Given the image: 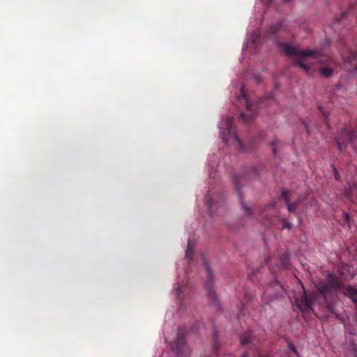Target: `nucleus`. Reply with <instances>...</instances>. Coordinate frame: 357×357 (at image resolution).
<instances>
[{
	"instance_id": "1",
	"label": "nucleus",
	"mask_w": 357,
	"mask_h": 357,
	"mask_svg": "<svg viewBox=\"0 0 357 357\" xmlns=\"http://www.w3.org/2000/svg\"><path fill=\"white\" fill-rule=\"evenodd\" d=\"M277 44L287 55L296 56L294 61V65L301 67L305 72H309L312 69V66L307 63V57H312L320 63L325 62V60L321 59L320 54L317 50L299 51L294 46L285 43L278 42Z\"/></svg>"
},
{
	"instance_id": "2",
	"label": "nucleus",
	"mask_w": 357,
	"mask_h": 357,
	"mask_svg": "<svg viewBox=\"0 0 357 357\" xmlns=\"http://www.w3.org/2000/svg\"><path fill=\"white\" fill-rule=\"evenodd\" d=\"M281 196L284 200L289 213H293L300 208L304 210L314 206L316 202L312 192L310 190H306L305 194H301L297 200L292 203H291V192L289 190H282Z\"/></svg>"
},
{
	"instance_id": "3",
	"label": "nucleus",
	"mask_w": 357,
	"mask_h": 357,
	"mask_svg": "<svg viewBox=\"0 0 357 357\" xmlns=\"http://www.w3.org/2000/svg\"><path fill=\"white\" fill-rule=\"evenodd\" d=\"M234 126V118L233 117H227L225 120V129L226 130L227 134L225 135V132H222V139L225 142L226 144H228L230 140L233 141L234 143L236 144V146L238 149L242 150L243 144L237 134L235 132V130L233 128Z\"/></svg>"
},
{
	"instance_id": "4",
	"label": "nucleus",
	"mask_w": 357,
	"mask_h": 357,
	"mask_svg": "<svg viewBox=\"0 0 357 357\" xmlns=\"http://www.w3.org/2000/svg\"><path fill=\"white\" fill-rule=\"evenodd\" d=\"M237 101L239 102H243L245 105L246 109L242 112L240 115L241 119L244 122L250 121L255 116L256 112L255 109L253 108V105L250 102L246 93H245L244 87H241V96L237 98Z\"/></svg>"
},
{
	"instance_id": "5",
	"label": "nucleus",
	"mask_w": 357,
	"mask_h": 357,
	"mask_svg": "<svg viewBox=\"0 0 357 357\" xmlns=\"http://www.w3.org/2000/svg\"><path fill=\"white\" fill-rule=\"evenodd\" d=\"M171 347L176 351L177 357H183V354H190V350L185 345V333L182 329L178 330L176 338Z\"/></svg>"
},
{
	"instance_id": "6",
	"label": "nucleus",
	"mask_w": 357,
	"mask_h": 357,
	"mask_svg": "<svg viewBox=\"0 0 357 357\" xmlns=\"http://www.w3.org/2000/svg\"><path fill=\"white\" fill-rule=\"evenodd\" d=\"M204 266L206 272L207 279L208 281L205 283V287L207 290V295L209 297L210 299L213 301L214 302L216 301V295L214 291V289L212 287V282L213 280V274L208 264V263L205 261H204Z\"/></svg>"
},
{
	"instance_id": "7",
	"label": "nucleus",
	"mask_w": 357,
	"mask_h": 357,
	"mask_svg": "<svg viewBox=\"0 0 357 357\" xmlns=\"http://www.w3.org/2000/svg\"><path fill=\"white\" fill-rule=\"evenodd\" d=\"M344 195L351 201L357 197V178L353 180L352 183H349L344 188Z\"/></svg>"
},
{
	"instance_id": "8",
	"label": "nucleus",
	"mask_w": 357,
	"mask_h": 357,
	"mask_svg": "<svg viewBox=\"0 0 357 357\" xmlns=\"http://www.w3.org/2000/svg\"><path fill=\"white\" fill-rule=\"evenodd\" d=\"M345 63L353 66V62L357 59V50H350L347 55L342 56Z\"/></svg>"
},
{
	"instance_id": "9",
	"label": "nucleus",
	"mask_w": 357,
	"mask_h": 357,
	"mask_svg": "<svg viewBox=\"0 0 357 357\" xmlns=\"http://www.w3.org/2000/svg\"><path fill=\"white\" fill-rule=\"evenodd\" d=\"M245 179V177L238 174H234L233 176V183L235 185L236 190L238 194L240 199H242L240 183Z\"/></svg>"
},
{
	"instance_id": "10",
	"label": "nucleus",
	"mask_w": 357,
	"mask_h": 357,
	"mask_svg": "<svg viewBox=\"0 0 357 357\" xmlns=\"http://www.w3.org/2000/svg\"><path fill=\"white\" fill-rule=\"evenodd\" d=\"M252 335L248 332H245L241 334L240 337L241 343L242 345H247L251 341Z\"/></svg>"
},
{
	"instance_id": "11",
	"label": "nucleus",
	"mask_w": 357,
	"mask_h": 357,
	"mask_svg": "<svg viewBox=\"0 0 357 357\" xmlns=\"http://www.w3.org/2000/svg\"><path fill=\"white\" fill-rule=\"evenodd\" d=\"M283 27V22L281 21L277 22L275 24L271 25L269 28V32L271 33H275Z\"/></svg>"
},
{
	"instance_id": "12",
	"label": "nucleus",
	"mask_w": 357,
	"mask_h": 357,
	"mask_svg": "<svg viewBox=\"0 0 357 357\" xmlns=\"http://www.w3.org/2000/svg\"><path fill=\"white\" fill-rule=\"evenodd\" d=\"M333 70L328 66H325L319 69V73L325 77H330L333 74Z\"/></svg>"
},
{
	"instance_id": "13",
	"label": "nucleus",
	"mask_w": 357,
	"mask_h": 357,
	"mask_svg": "<svg viewBox=\"0 0 357 357\" xmlns=\"http://www.w3.org/2000/svg\"><path fill=\"white\" fill-rule=\"evenodd\" d=\"M194 255L193 248L191 245L190 241H188V247L185 252V257L189 259H192Z\"/></svg>"
},
{
	"instance_id": "14",
	"label": "nucleus",
	"mask_w": 357,
	"mask_h": 357,
	"mask_svg": "<svg viewBox=\"0 0 357 357\" xmlns=\"http://www.w3.org/2000/svg\"><path fill=\"white\" fill-rule=\"evenodd\" d=\"M204 203L208 208L209 211L211 213L212 210H213V200L209 194L206 196L205 199H204Z\"/></svg>"
},
{
	"instance_id": "15",
	"label": "nucleus",
	"mask_w": 357,
	"mask_h": 357,
	"mask_svg": "<svg viewBox=\"0 0 357 357\" xmlns=\"http://www.w3.org/2000/svg\"><path fill=\"white\" fill-rule=\"evenodd\" d=\"M288 261H289V256L287 254L283 255L280 258L281 265L284 268H287Z\"/></svg>"
},
{
	"instance_id": "16",
	"label": "nucleus",
	"mask_w": 357,
	"mask_h": 357,
	"mask_svg": "<svg viewBox=\"0 0 357 357\" xmlns=\"http://www.w3.org/2000/svg\"><path fill=\"white\" fill-rule=\"evenodd\" d=\"M212 337H213V347H214L215 351H217L218 349V336L216 331H214Z\"/></svg>"
},
{
	"instance_id": "17",
	"label": "nucleus",
	"mask_w": 357,
	"mask_h": 357,
	"mask_svg": "<svg viewBox=\"0 0 357 357\" xmlns=\"http://www.w3.org/2000/svg\"><path fill=\"white\" fill-rule=\"evenodd\" d=\"M319 110L322 114V115L324 116L326 123V124H328V115L327 112L324 109V108L322 106H319Z\"/></svg>"
},
{
	"instance_id": "18",
	"label": "nucleus",
	"mask_w": 357,
	"mask_h": 357,
	"mask_svg": "<svg viewBox=\"0 0 357 357\" xmlns=\"http://www.w3.org/2000/svg\"><path fill=\"white\" fill-rule=\"evenodd\" d=\"M282 229H290L291 228V224L290 222H289L288 221H287L285 219L282 220Z\"/></svg>"
},
{
	"instance_id": "19",
	"label": "nucleus",
	"mask_w": 357,
	"mask_h": 357,
	"mask_svg": "<svg viewBox=\"0 0 357 357\" xmlns=\"http://www.w3.org/2000/svg\"><path fill=\"white\" fill-rule=\"evenodd\" d=\"M332 169H333V174H334L335 180L336 181H340V174H339L336 167L334 165H332Z\"/></svg>"
},
{
	"instance_id": "20",
	"label": "nucleus",
	"mask_w": 357,
	"mask_h": 357,
	"mask_svg": "<svg viewBox=\"0 0 357 357\" xmlns=\"http://www.w3.org/2000/svg\"><path fill=\"white\" fill-rule=\"evenodd\" d=\"M185 287L183 285L178 284V287L176 290V294L178 296V298H180L181 294L183 292Z\"/></svg>"
},
{
	"instance_id": "21",
	"label": "nucleus",
	"mask_w": 357,
	"mask_h": 357,
	"mask_svg": "<svg viewBox=\"0 0 357 357\" xmlns=\"http://www.w3.org/2000/svg\"><path fill=\"white\" fill-rule=\"evenodd\" d=\"M242 208L248 215H251V210L243 202H242Z\"/></svg>"
},
{
	"instance_id": "22",
	"label": "nucleus",
	"mask_w": 357,
	"mask_h": 357,
	"mask_svg": "<svg viewBox=\"0 0 357 357\" xmlns=\"http://www.w3.org/2000/svg\"><path fill=\"white\" fill-rule=\"evenodd\" d=\"M268 292H267V291H266V292L263 295V301H264V303H266V304H268V303H269V302H270L271 301H272V300H273V298H270V299H268H268L266 298L268 297Z\"/></svg>"
},
{
	"instance_id": "23",
	"label": "nucleus",
	"mask_w": 357,
	"mask_h": 357,
	"mask_svg": "<svg viewBox=\"0 0 357 357\" xmlns=\"http://www.w3.org/2000/svg\"><path fill=\"white\" fill-rule=\"evenodd\" d=\"M277 143H278V142H277V141H273V142L271 144V145L273 146V154H274L275 155H276V147H275V146H276V144H277Z\"/></svg>"
},
{
	"instance_id": "24",
	"label": "nucleus",
	"mask_w": 357,
	"mask_h": 357,
	"mask_svg": "<svg viewBox=\"0 0 357 357\" xmlns=\"http://www.w3.org/2000/svg\"><path fill=\"white\" fill-rule=\"evenodd\" d=\"M245 296L248 298V300H251L254 297V295L251 292L250 293L246 292Z\"/></svg>"
},
{
	"instance_id": "25",
	"label": "nucleus",
	"mask_w": 357,
	"mask_h": 357,
	"mask_svg": "<svg viewBox=\"0 0 357 357\" xmlns=\"http://www.w3.org/2000/svg\"><path fill=\"white\" fill-rule=\"evenodd\" d=\"M254 79H255V80L256 81V82L259 83V82H260L261 77H260V76H259V75H255L254 76Z\"/></svg>"
},
{
	"instance_id": "26",
	"label": "nucleus",
	"mask_w": 357,
	"mask_h": 357,
	"mask_svg": "<svg viewBox=\"0 0 357 357\" xmlns=\"http://www.w3.org/2000/svg\"><path fill=\"white\" fill-rule=\"evenodd\" d=\"M344 218H345V220L346 222L349 224V214L347 213H344Z\"/></svg>"
},
{
	"instance_id": "27",
	"label": "nucleus",
	"mask_w": 357,
	"mask_h": 357,
	"mask_svg": "<svg viewBox=\"0 0 357 357\" xmlns=\"http://www.w3.org/2000/svg\"><path fill=\"white\" fill-rule=\"evenodd\" d=\"M303 124L304 125V127H305V128L306 131H307V132H310V130H309L308 126H307V125L305 123V122H304V121H303Z\"/></svg>"
},
{
	"instance_id": "28",
	"label": "nucleus",
	"mask_w": 357,
	"mask_h": 357,
	"mask_svg": "<svg viewBox=\"0 0 357 357\" xmlns=\"http://www.w3.org/2000/svg\"><path fill=\"white\" fill-rule=\"evenodd\" d=\"M266 4H270L272 2V0H261Z\"/></svg>"
},
{
	"instance_id": "29",
	"label": "nucleus",
	"mask_w": 357,
	"mask_h": 357,
	"mask_svg": "<svg viewBox=\"0 0 357 357\" xmlns=\"http://www.w3.org/2000/svg\"><path fill=\"white\" fill-rule=\"evenodd\" d=\"M346 16V13H343L341 15V18L340 19H337L338 21H340L342 19H343L344 17H345Z\"/></svg>"
},
{
	"instance_id": "30",
	"label": "nucleus",
	"mask_w": 357,
	"mask_h": 357,
	"mask_svg": "<svg viewBox=\"0 0 357 357\" xmlns=\"http://www.w3.org/2000/svg\"><path fill=\"white\" fill-rule=\"evenodd\" d=\"M354 68L355 71H357V63H355V65L354 66Z\"/></svg>"
},
{
	"instance_id": "31",
	"label": "nucleus",
	"mask_w": 357,
	"mask_h": 357,
	"mask_svg": "<svg viewBox=\"0 0 357 357\" xmlns=\"http://www.w3.org/2000/svg\"><path fill=\"white\" fill-rule=\"evenodd\" d=\"M291 349L294 353H296V349L294 347H291Z\"/></svg>"
},
{
	"instance_id": "32",
	"label": "nucleus",
	"mask_w": 357,
	"mask_h": 357,
	"mask_svg": "<svg viewBox=\"0 0 357 357\" xmlns=\"http://www.w3.org/2000/svg\"><path fill=\"white\" fill-rule=\"evenodd\" d=\"M241 357H248V354H244L243 355H242Z\"/></svg>"
}]
</instances>
